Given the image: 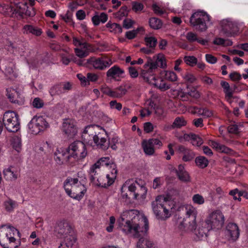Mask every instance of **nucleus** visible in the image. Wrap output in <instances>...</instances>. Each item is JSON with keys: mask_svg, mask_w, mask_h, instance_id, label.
<instances>
[{"mask_svg": "<svg viewBox=\"0 0 248 248\" xmlns=\"http://www.w3.org/2000/svg\"><path fill=\"white\" fill-rule=\"evenodd\" d=\"M224 220L222 213L221 211L217 210L213 211L205 221L212 227V229H219L223 226Z\"/></svg>", "mask_w": 248, "mask_h": 248, "instance_id": "obj_14", "label": "nucleus"}, {"mask_svg": "<svg viewBox=\"0 0 248 248\" xmlns=\"http://www.w3.org/2000/svg\"><path fill=\"white\" fill-rule=\"evenodd\" d=\"M106 27L109 29L110 32L114 33H120L123 31L121 25L115 23H110L108 22L106 24Z\"/></svg>", "mask_w": 248, "mask_h": 248, "instance_id": "obj_35", "label": "nucleus"}, {"mask_svg": "<svg viewBox=\"0 0 248 248\" xmlns=\"http://www.w3.org/2000/svg\"><path fill=\"white\" fill-rule=\"evenodd\" d=\"M113 163V161L110 159L109 157H104L100 158L95 163H94L91 168L90 171L92 172L93 176L92 179L93 180L94 176L97 174H98V171L101 167H109L111 163Z\"/></svg>", "mask_w": 248, "mask_h": 248, "instance_id": "obj_17", "label": "nucleus"}, {"mask_svg": "<svg viewBox=\"0 0 248 248\" xmlns=\"http://www.w3.org/2000/svg\"><path fill=\"white\" fill-rule=\"evenodd\" d=\"M82 138L85 142L88 143L93 140L96 146L103 150H107L109 146L105 130L97 125L87 126L83 132Z\"/></svg>", "mask_w": 248, "mask_h": 248, "instance_id": "obj_2", "label": "nucleus"}, {"mask_svg": "<svg viewBox=\"0 0 248 248\" xmlns=\"http://www.w3.org/2000/svg\"><path fill=\"white\" fill-rule=\"evenodd\" d=\"M78 178L68 177L64 182L63 187L67 194L72 198L80 200L86 192V188L81 183L82 172L77 173ZM84 178H85L83 176Z\"/></svg>", "mask_w": 248, "mask_h": 248, "instance_id": "obj_3", "label": "nucleus"}, {"mask_svg": "<svg viewBox=\"0 0 248 248\" xmlns=\"http://www.w3.org/2000/svg\"><path fill=\"white\" fill-rule=\"evenodd\" d=\"M164 78L166 80L171 82L176 81L178 79V78L176 73L171 71H165Z\"/></svg>", "mask_w": 248, "mask_h": 248, "instance_id": "obj_43", "label": "nucleus"}, {"mask_svg": "<svg viewBox=\"0 0 248 248\" xmlns=\"http://www.w3.org/2000/svg\"><path fill=\"white\" fill-rule=\"evenodd\" d=\"M2 121L5 128L9 132H16L20 129L19 116L14 111L5 112L3 114Z\"/></svg>", "mask_w": 248, "mask_h": 248, "instance_id": "obj_9", "label": "nucleus"}, {"mask_svg": "<svg viewBox=\"0 0 248 248\" xmlns=\"http://www.w3.org/2000/svg\"><path fill=\"white\" fill-rule=\"evenodd\" d=\"M62 131L69 137H74L77 133V129L74 120L65 119L62 123Z\"/></svg>", "mask_w": 248, "mask_h": 248, "instance_id": "obj_19", "label": "nucleus"}, {"mask_svg": "<svg viewBox=\"0 0 248 248\" xmlns=\"http://www.w3.org/2000/svg\"><path fill=\"white\" fill-rule=\"evenodd\" d=\"M195 136V134L193 133L185 134L183 136H180L178 137V139L180 141L182 142L184 140L189 141L192 140Z\"/></svg>", "mask_w": 248, "mask_h": 248, "instance_id": "obj_51", "label": "nucleus"}, {"mask_svg": "<svg viewBox=\"0 0 248 248\" xmlns=\"http://www.w3.org/2000/svg\"><path fill=\"white\" fill-rule=\"evenodd\" d=\"M98 174L99 172H98ZM90 179L93 183L95 185L97 186H101L102 187H107L108 186H110L113 183H110V178L107 177V175L105 176L99 175V174L97 175L95 174H93V180L92 179V176H93L92 172L90 171Z\"/></svg>", "mask_w": 248, "mask_h": 248, "instance_id": "obj_18", "label": "nucleus"}, {"mask_svg": "<svg viewBox=\"0 0 248 248\" xmlns=\"http://www.w3.org/2000/svg\"><path fill=\"white\" fill-rule=\"evenodd\" d=\"M32 119L34 120L40 131L46 130L49 126L48 123L42 116H35Z\"/></svg>", "mask_w": 248, "mask_h": 248, "instance_id": "obj_29", "label": "nucleus"}, {"mask_svg": "<svg viewBox=\"0 0 248 248\" xmlns=\"http://www.w3.org/2000/svg\"><path fill=\"white\" fill-rule=\"evenodd\" d=\"M128 72L130 77L132 78H137L139 76V73L136 68L134 67H128Z\"/></svg>", "mask_w": 248, "mask_h": 248, "instance_id": "obj_64", "label": "nucleus"}, {"mask_svg": "<svg viewBox=\"0 0 248 248\" xmlns=\"http://www.w3.org/2000/svg\"><path fill=\"white\" fill-rule=\"evenodd\" d=\"M62 87V92L63 93L66 91H70L72 89V83L70 82H65L60 83Z\"/></svg>", "mask_w": 248, "mask_h": 248, "instance_id": "obj_60", "label": "nucleus"}, {"mask_svg": "<svg viewBox=\"0 0 248 248\" xmlns=\"http://www.w3.org/2000/svg\"><path fill=\"white\" fill-rule=\"evenodd\" d=\"M195 163L199 168L203 169L208 166L209 162L205 157L200 156L196 158Z\"/></svg>", "mask_w": 248, "mask_h": 248, "instance_id": "obj_38", "label": "nucleus"}, {"mask_svg": "<svg viewBox=\"0 0 248 248\" xmlns=\"http://www.w3.org/2000/svg\"><path fill=\"white\" fill-rule=\"evenodd\" d=\"M15 6L16 9V13L18 14L21 17H23L24 15L32 17L35 15L34 8L28 6V4L26 2H20L16 3Z\"/></svg>", "mask_w": 248, "mask_h": 248, "instance_id": "obj_16", "label": "nucleus"}, {"mask_svg": "<svg viewBox=\"0 0 248 248\" xmlns=\"http://www.w3.org/2000/svg\"><path fill=\"white\" fill-rule=\"evenodd\" d=\"M140 31V29L128 31L126 32L125 36L128 39H132L134 38Z\"/></svg>", "mask_w": 248, "mask_h": 248, "instance_id": "obj_55", "label": "nucleus"}, {"mask_svg": "<svg viewBox=\"0 0 248 248\" xmlns=\"http://www.w3.org/2000/svg\"><path fill=\"white\" fill-rule=\"evenodd\" d=\"M186 38L189 42L191 43L197 41L198 39L197 37V35L196 33L191 31L187 33L186 35Z\"/></svg>", "mask_w": 248, "mask_h": 248, "instance_id": "obj_54", "label": "nucleus"}, {"mask_svg": "<svg viewBox=\"0 0 248 248\" xmlns=\"http://www.w3.org/2000/svg\"><path fill=\"white\" fill-rule=\"evenodd\" d=\"M108 168L111 169V170H110V173L107 174V177L110 178V181L109 183H113L116 178L118 172L116 165L113 162L112 163H111V165Z\"/></svg>", "mask_w": 248, "mask_h": 248, "instance_id": "obj_34", "label": "nucleus"}, {"mask_svg": "<svg viewBox=\"0 0 248 248\" xmlns=\"http://www.w3.org/2000/svg\"><path fill=\"white\" fill-rule=\"evenodd\" d=\"M43 105L44 103L43 101L38 97L35 98L32 102V106L35 108H41Z\"/></svg>", "mask_w": 248, "mask_h": 248, "instance_id": "obj_58", "label": "nucleus"}, {"mask_svg": "<svg viewBox=\"0 0 248 248\" xmlns=\"http://www.w3.org/2000/svg\"><path fill=\"white\" fill-rule=\"evenodd\" d=\"M178 177L181 181L183 182H189L190 181L189 175L186 170L178 175Z\"/></svg>", "mask_w": 248, "mask_h": 248, "instance_id": "obj_61", "label": "nucleus"}, {"mask_svg": "<svg viewBox=\"0 0 248 248\" xmlns=\"http://www.w3.org/2000/svg\"><path fill=\"white\" fill-rule=\"evenodd\" d=\"M109 106L111 109H116L117 110H121L122 108V105L118 103L116 100H112L109 102Z\"/></svg>", "mask_w": 248, "mask_h": 248, "instance_id": "obj_53", "label": "nucleus"}, {"mask_svg": "<svg viewBox=\"0 0 248 248\" xmlns=\"http://www.w3.org/2000/svg\"><path fill=\"white\" fill-rule=\"evenodd\" d=\"M192 201L194 203L201 205L204 203V199L202 196L199 194H196L193 196Z\"/></svg>", "mask_w": 248, "mask_h": 248, "instance_id": "obj_48", "label": "nucleus"}, {"mask_svg": "<svg viewBox=\"0 0 248 248\" xmlns=\"http://www.w3.org/2000/svg\"><path fill=\"white\" fill-rule=\"evenodd\" d=\"M134 21L131 19L126 18L123 21V27L124 28L128 29L132 27L133 25Z\"/></svg>", "mask_w": 248, "mask_h": 248, "instance_id": "obj_63", "label": "nucleus"}, {"mask_svg": "<svg viewBox=\"0 0 248 248\" xmlns=\"http://www.w3.org/2000/svg\"><path fill=\"white\" fill-rule=\"evenodd\" d=\"M4 205L7 211H11L14 208L15 202L9 199L4 202Z\"/></svg>", "mask_w": 248, "mask_h": 248, "instance_id": "obj_49", "label": "nucleus"}, {"mask_svg": "<svg viewBox=\"0 0 248 248\" xmlns=\"http://www.w3.org/2000/svg\"><path fill=\"white\" fill-rule=\"evenodd\" d=\"M4 178L7 181H16L20 175L19 170L15 167L10 166L3 170Z\"/></svg>", "mask_w": 248, "mask_h": 248, "instance_id": "obj_20", "label": "nucleus"}, {"mask_svg": "<svg viewBox=\"0 0 248 248\" xmlns=\"http://www.w3.org/2000/svg\"><path fill=\"white\" fill-rule=\"evenodd\" d=\"M127 7L126 6H122L120 10L116 13V16L117 17L120 18L127 15Z\"/></svg>", "mask_w": 248, "mask_h": 248, "instance_id": "obj_59", "label": "nucleus"}, {"mask_svg": "<svg viewBox=\"0 0 248 248\" xmlns=\"http://www.w3.org/2000/svg\"><path fill=\"white\" fill-rule=\"evenodd\" d=\"M86 63L92 66L94 69L103 70L110 66L112 62L111 60L104 58L91 57L87 60Z\"/></svg>", "mask_w": 248, "mask_h": 248, "instance_id": "obj_15", "label": "nucleus"}, {"mask_svg": "<svg viewBox=\"0 0 248 248\" xmlns=\"http://www.w3.org/2000/svg\"><path fill=\"white\" fill-rule=\"evenodd\" d=\"M49 93L52 96L59 95L63 93L62 92V87L60 83L55 85L52 87L49 90Z\"/></svg>", "mask_w": 248, "mask_h": 248, "instance_id": "obj_40", "label": "nucleus"}, {"mask_svg": "<svg viewBox=\"0 0 248 248\" xmlns=\"http://www.w3.org/2000/svg\"><path fill=\"white\" fill-rule=\"evenodd\" d=\"M132 10L136 13L141 11L143 9V5L137 1H133L132 3Z\"/></svg>", "mask_w": 248, "mask_h": 248, "instance_id": "obj_50", "label": "nucleus"}, {"mask_svg": "<svg viewBox=\"0 0 248 248\" xmlns=\"http://www.w3.org/2000/svg\"><path fill=\"white\" fill-rule=\"evenodd\" d=\"M138 183L133 180H127L121 188V197L123 202L126 203L131 202L132 200H136V192Z\"/></svg>", "mask_w": 248, "mask_h": 248, "instance_id": "obj_7", "label": "nucleus"}, {"mask_svg": "<svg viewBox=\"0 0 248 248\" xmlns=\"http://www.w3.org/2000/svg\"><path fill=\"white\" fill-rule=\"evenodd\" d=\"M11 144L13 148L18 153L21 150V140L18 136H14L11 139Z\"/></svg>", "mask_w": 248, "mask_h": 248, "instance_id": "obj_33", "label": "nucleus"}, {"mask_svg": "<svg viewBox=\"0 0 248 248\" xmlns=\"http://www.w3.org/2000/svg\"><path fill=\"white\" fill-rule=\"evenodd\" d=\"M142 147L146 155L151 156L154 155L155 148L148 140H144L142 141Z\"/></svg>", "mask_w": 248, "mask_h": 248, "instance_id": "obj_30", "label": "nucleus"}, {"mask_svg": "<svg viewBox=\"0 0 248 248\" xmlns=\"http://www.w3.org/2000/svg\"><path fill=\"white\" fill-rule=\"evenodd\" d=\"M210 16L205 12L198 11L194 13L189 18L190 25L200 32L205 31L207 29L206 21L210 20Z\"/></svg>", "mask_w": 248, "mask_h": 248, "instance_id": "obj_6", "label": "nucleus"}, {"mask_svg": "<svg viewBox=\"0 0 248 248\" xmlns=\"http://www.w3.org/2000/svg\"><path fill=\"white\" fill-rule=\"evenodd\" d=\"M156 60L158 67L162 68H165L167 67L166 59L165 56L162 54H158Z\"/></svg>", "mask_w": 248, "mask_h": 248, "instance_id": "obj_45", "label": "nucleus"}, {"mask_svg": "<svg viewBox=\"0 0 248 248\" xmlns=\"http://www.w3.org/2000/svg\"><path fill=\"white\" fill-rule=\"evenodd\" d=\"M63 237H64V241L61 243L58 248H72L76 241L75 237L70 235H66Z\"/></svg>", "mask_w": 248, "mask_h": 248, "instance_id": "obj_28", "label": "nucleus"}, {"mask_svg": "<svg viewBox=\"0 0 248 248\" xmlns=\"http://www.w3.org/2000/svg\"><path fill=\"white\" fill-rule=\"evenodd\" d=\"M140 77H141L145 82L154 85L161 91H165L170 88V84H168L161 78L156 77L149 71L142 70L140 74Z\"/></svg>", "mask_w": 248, "mask_h": 248, "instance_id": "obj_8", "label": "nucleus"}, {"mask_svg": "<svg viewBox=\"0 0 248 248\" xmlns=\"http://www.w3.org/2000/svg\"><path fill=\"white\" fill-rule=\"evenodd\" d=\"M225 93V97L226 99L230 103L231 102V99L233 95V91L230 88V87L227 89V90H226L224 91Z\"/></svg>", "mask_w": 248, "mask_h": 248, "instance_id": "obj_57", "label": "nucleus"}, {"mask_svg": "<svg viewBox=\"0 0 248 248\" xmlns=\"http://www.w3.org/2000/svg\"><path fill=\"white\" fill-rule=\"evenodd\" d=\"M227 235L232 241H235L239 236V230L237 225L233 223H229L226 226Z\"/></svg>", "mask_w": 248, "mask_h": 248, "instance_id": "obj_24", "label": "nucleus"}, {"mask_svg": "<svg viewBox=\"0 0 248 248\" xmlns=\"http://www.w3.org/2000/svg\"><path fill=\"white\" fill-rule=\"evenodd\" d=\"M144 216L140 217L137 210L131 209L124 211L121 214L117 222L118 227L125 234L130 235L133 237H139L140 236V220Z\"/></svg>", "mask_w": 248, "mask_h": 248, "instance_id": "obj_1", "label": "nucleus"}, {"mask_svg": "<svg viewBox=\"0 0 248 248\" xmlns=\"http://www.w3.org/2000/svg\"><path fill=\"white\" fill-rule=\"evenodd\" d=\"M178 152L182 155V160L185 162L192 160L195 156L194 153L189 149L183 145H179L178 147Z\"/></svg>", "mask_w": 248, "mask_h": 248, "instance_id": "obj_23", "label": "nucleus"}, {"mask_svg": "<svg viewBox=\"0 0 248 248\" xmlns=\"http://www.w3.org/2000/svg\"><path fill=\"white\" fill-rule=\"evenodd\" d=\"M125 89L123 85H121L113 90L112 97L121 98L126 94Z\"/></svg>", "mask_w": 248, "mask_h": 248, "instance_id": "obj_36", "label": "nucleus"}, {"mask_svg": "<svg viewBox=\"0 0 248 248\" xmlns=\"http://www.w3.org/2000/svg\"><path fill=\"white\" fill-rule=\"evenodd\" d=\"M108 19L107 14L104 12H95L94 16L92 18V22L94 26H98L100 23H105Z\"/></svg>", "mask_w": 248, "mask_h": 248, "instance_id": "obj_27", "label": "nucleus"}, {"mask_svg": "<svg viewBox=\"0 0 248 248\" xmlns=\"http://www.w3.org/2000/svg\"><path fill=\"white\" fill-rule=\"evenodd\" d=\"M194 138L192 139L191 143L193 145L199 146L203 143V140L198 135L195 134Z\"/></svg>", "mask_w": 248, "mask_h": 248, "instance_id": "obj_52", "label": "nucleus"}, {"mask_svg": "<svg viewBox=\"0 0 248 248\" xmlns=\"http://www.w3.org/2000/svg\"><path fill=\"white\" fill-rule=\"evenodd\" d=\"M137 187L136 192V200L140 198H144L147 191L146 187L140 186L138 184Z\"/></svg>", "mask_w": 248, "mask_h": 248, "instance_id": "obj_37", "label": "nucleus"}, {"mask_svg": "<svg viewBox=\"0 0 248 248\" xmlns=\"http://www.w3.org/2000/svg\"><path fill=\"white\" fill-rule=\"evenodd\" d=\"M20 232L15 227L2 226L0 228V245L3 248H18L20 245Z\"/></svg>", "mask_w": 248, "mask_h": 248, "instance_id": "obj_4", "label": "nucleus"}, {"mask_svg": "<svg viewBox=\"0 0 248 248\" xmlns=\"http://www.w3.org/2000/svg\"><path fill=\"white\" fill-rule=\"evenodd\" d=\"M211 230H212V227L209 225L206 221H202L200 222L197 225H196V221H195L193 230L184 231L187 232H193L196 236L195 239L198 241L207 237L208 232Z\"/></svg>", "mask_w": 248, "mask_h": 248, "instance_id": "obj_13", "label": "nucleus"}, {"mask_svg": "<svg viewBox=\"0 0 248 248\" xmlns=\"http://www.w3.org/2000/svg\"><path fill=\"white\" fill-rule=\"evenodd\" d=\"M70 156L68 152L63 150H57L54 153V159L56 163L59 165L63 164L68 161Z\"/></svg>", "mask_w": 248, "mask_h": 248, "instance_id": "obj_25", "label": "nucleus"}, {"mask_svg": "<svg viewBox=\"0 0 248 248\" xmlns=\"http://www.w3.org/2000/svg\"><path fill=\"white\" fill-rule=\"evenodd\" d=\"M213 43L217 45H222L223 46H230L232 44V42L229 40H225L221 38H216Z\"/></svg>", "mask_w": 248, "mask_h": 248, "instance_id": "obj_44", "label": "nucleus"}, {"mask_svg": "<svg viewBox=\"0 0 248 248\" xmlns=\"http://www.w3.org/2000/svg\"><path fill=\"white\" fill-rule=\"evenodd\" d=\"M66 152L69 156L80 160L84 158L87 155V151L84 143L80 141L77 140L70 144Z\"/></svg>", "mask_w": 248, "mask_h": 248, "instance_id": "obj_11", "label": "nucleus"}, {"mask_svg": "<svg viewBox=\"0 0 248 248\" xmlns=\"http://www.w3.org/2000/svg\"><path fill=\"white\" fill-rule=\"evenodd\" d=\"M146 45L151 48H154L157 44V39L154 37H146L144 38Z\"/></svg>", "mask_w": 248, "mask_h": 248, "instance_id": "obj_42", "label": "nucleus"}, {"mask_svg": "<svg viewBox=\"0 0 248 248\" xmlns=\"http://www.w3.org/2000/svg\"><path fill=\"white\" fill-rule=\"evenodd\" d=\"M124 71L119 66L115 65L111 67L106 73V76L110 79H115L117 78H119L124 74Z\"/></svg>", "mask_w": 248, "mask_h": 248, "instance_id": "obj_26", "label": "nucleus"}, {"mask_svg": "<svg viewBox=\"0 0 248 248\" xmlns=\"http://www.w3.org/2000/svg\"><path fill=\"white\" fill-rule=\"evenodd\" d=\"M143 127L144 131L147 133L152 132L154 129V126L151 122L145 123Z\"/></svg>", "mask_w": 248, "mask_h": 248, "instance_id": "obj_62", "label": "nucleus"}, {"mask_svg": "<svg viewBox=\"0 0 248 248\" xmlns=\"http://www.w3.org/2000/svg\"><path fill=\"white\" fill-rule=\"evenodd\" d=\"M183 78L185 81L190 83H193L196 80V78L193 75L188 73H186L183 76Z\"/></svg>", "mask_w": 248, "mask_h": 248, "instance_id": "obj_56", "label": "nucleus"}, {"mask_svg": "<svg viewBox=\"0 0 248 248\" xmlns=\"http://www.w3.org/2000/svg\"><path fill=\"white\" fill-rule=\"evenodd\" d=\"M142 221H143L145 231L143 232L141 229L140 230V236L139 237V239L137 243V248H154V243L146 234V232L148 229V220L146 217L142 218Z\"/></svg>", "mask_w": 248, "mask_h": 248, "instance_id": "obj_12", "label": "nucleus"}, {"mask_svg": "<svg viewBox=\"0 0 248 248\" xmlns=\"http://www.w3.org/2000/svg\"><path fill=\"white\" fill-rule=\"evenodd\" d=\"M70 226L67 223L60 221L57 223L55 227V233L59 238H62L67 235Z\"/></svg>", "mask_w": 248, "mask_h": 248, "instance_id": "obj_21", "label": "nucleus"}, {"mask_svg": "<svg viewBox=\"0 0 248 248\" xmlns=\"http://www.w3.org/2000/svg\"><path fill=\"white\" fill-rule=\"evenodd\" d=\"M91 48V45L88 48H83V47H80V48L77 47L74 49L75 53L77 56L80 58H83L87 57L89 54V52Z\"/></svg>", "mask_w": 248, "mask_h": 248, "instance_id": "obj_31", "label": "nucleus"}, {"mask_svg": "<svg viewBox=\"0 0 248 248\" xmlns=\"http://www.w3.org/2000/svg\"><path fill=\"white\" fill-rule=\"evenodd\" d=\"M187 122L183 117H176L173 122V126L175 129L181 128L186 125Z\"/></svg>", "mask_w": 248, "mask_h": 248, "instance_id": "obj_39", "label": "nucleus"}, {"mask_svg": "<svg viewBox=\"0 0 248 248\" xmlns=\"http://www.w3.org/2000/svg\"><path fill=\"white\" fill-rule=\"evenodd\" d=\"M73 44L75 46H79L80 47H83V48H88L90 46V44L87 43L82 39L81 40H79L76 37H73Z\"/></svg>", "mask_w": 248, "mask_h": 248, "instance_id": "obj_41", "label": "nucleus"}, {"mask_svg": "<svg viewBox=\"0 0 248 248\" xmlns=\"http://www.w3.org/2000/svg\"><path fill=\"white\" fill-rule=\"evenodd\" d=\"M221 24L222 30L226 33L231 34L237 30V24L230 19L223 20Z\"/></svg>", "mask_w": 248, "mask_h": 248, "instance_id": "obj_22", "label": "nucleus"}, {"mask_svg": "<svg viewBox=\"0 0 248 248\" xmlns=\"http://www.w3.org/2000/svg\"><path fill=\"white\" fill-rule=\"evenodd\" d=\"M149 24L151 28L154 30H158L161 28L163 23L159 18L156 17L150 18L149 20Z\"/></svg>", "mask_w": 248, "mask_h": 248, "instance_id": "obj_32", "label": "nucleus"}, {"mask_svg": "<svg viewBox=\"0 0 248 248\" xmlns=\"http://www.w3.org/2000/svg\"><path fill=\"white\" fill-rule=\"evenodd\" d=\"M28 127L30 129L31 133L33 134H37L40 131L38 127L36 125V124L34 123V120L31 119L30 122L28 124Z\"/></svg>", "mask_w": 248, "mask_h": 248, "instance_id": "obj_47", "label": "nucleus"}, {"mask_svg": "<svg viewBox=\"0 0 248 248\" xmlns=\"http://www.w3.org/2000/svg\"><path fill=\"white\" fill-rule=\"evenodd\" d=\"M185 209L186 217L180 223L181 229L183 227L184 230H193L195 225L197 211L191 205H186Z\"/></svg>", "mask_w": 248, "mask_h": 248, "instance_id": "obj_10", "label": "nucleus"}, {"mask_svg": "<svg viewBox=\"0 0 248 248\" xmlns=\"http://www.w3.org/2000/svg\"><path fill=\"white\" fill-rule=\"evenodd\" d=\"M170 200V196L159 195L152 202V209L156 218L165 220L170 217L171 207L169 202Z\"/></svg>", "mask_w": 248, "mask_h": 248, "instance_id": "obj_5", "label": "nucleus"}, {"mask_svg": "<svg viewBox=\"0 0 248 248\" xmlns=\"http://www.w3.org/2000/svg\"><path fill=\"white\" fill-rule=\"evenodd\" d=\"M184 60L186 64L191 66H194L198 62L197 59L193 56H185Z\"/></svg>", "mask_w": 248, "mask_h": 248, "instance_id": "obj_46", "label": "nucleus"}]
</instances>
